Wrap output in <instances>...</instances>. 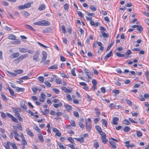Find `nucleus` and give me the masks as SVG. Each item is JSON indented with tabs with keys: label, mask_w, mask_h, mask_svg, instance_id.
Here are the masks:
<instances>
[{
	"label": "nucleus",
	"mask_w": 149,
	"mask_h": 149,
	"mask_svg": "<svg viewBox=\"0 0 149 149\" xmlns=\"http://www.w3.org/2000/svg\"><path fill=\"white\" fill-rule=\"evenodd\" d=\"M52 90L56 94H58L59 92V90L56 88H52Z\"/></svg>",
	"instance_id": "09e8293b"
},
{
	"label": "nucleus",
	"mask_w": 149,
	"mask_h": 149,
	"mask_svg": "<svg viewBox=\"0 0 149 149\" xmlns=\"http://www.w3.org/2000/svg\"><path fill=\"white\" fill-rule=\"evenodd\" d=\"M90 9L93 11H96L97 10L96 8L95 7L92 6H90Z\"/></svg>",
	"instance_id": "774afa93"
},
{
	"label": "nucleus",
	"mask_w": 149,
	"mask_h": 149,
	"mask_svg": "<svg viewBox=\"0 0 149 149\" xmlns=\"http://www.w3.org/2000/svg\"><path fill=\"white\" fill-rule=\"evenodd\" d=\"M59 147L61 149H65V147H64L62 143H59L58 144Z\"/></svg>",
	"instance_id": "f704fd0d"
},
{
	"label": "nucleus",
	"mask_w": 149,
	"mask_h": 149,
	"mask_svg": "<svg viewBox=\"0 0 149 149\" xmlns=\"http://www.w3.org/2000/svg\"><path fill=\"white\" fill-rule=\"evenodd\" d=\"M10 142H7V143L5 144V147L6 149H10L9 146L10 145Z\"/></svg>",
	"instance_id": "a878e982"
},
{
	"label": "nucleus",
	"mask_w": 149,
	"mask_h": 149,
	"mask_svg": "<svg viewBox=\"0 0 149 149\" xmlns=\"http://www.w3.org/2000/svg\"><path fill=\"white\" fill-rule=\"evenodd\" d=\"M8 89L11 95L14 97H16V95L14 94L13 91L10 87L8 88Z\"/></svg>",
	"instance_id": "f8f14e48"
},
{
	"label": "nucleus",
	"mask_w": 149,
	"mask_h": 149,
	"mask_svg": "<svg viewBox=\"0 0 149 149\" xmlns=\"http://www.w3.org/2000/svg\"><path fill=\"white\" fill-rule=\"evenodd\" d=\"M30 15L29 13L26 11L24 12L23 14L24 16L25 17H27Z\"/></svg>",
	"instance_id": "ea45409f"
},
{
	"label": "nucleus",
	"mask_w": 149,
	"mask_h": 149,
	"mask_svg": "<svg viewBox=\"0 0 149 149\" xmlns=\"http://www.w3.org/2000/svg\"><path fill=\"white\" fill-rule=\"evenodd\" d=\"M46 95L43 93L41 94V96L40 98V100L42 102H43L45 100V98Z\"/></svg>",
	"instance_id": "423d86ee"
},
{
	"label": "nucleus",
	"mask_w": 149,
	"mask_h": 149,
	"mask_svg": "<svg viewBox=\"0 0 149 149\" xmlns=\"http://www.w3.org/2000/svg\"><path fill=\"white\" fill-rule=\"evenodd\" d=\"M45 85L48 87H51V84L47 81H46L45 82Z\"/></svg>",
	"instance_id": "a19ab883"
},
{
	"label": "nucleus",
	"mask_w": 149,
	"mask_h": 149,
	"mask_svg": "<svg viewBox=\"0 0 149 149\" xmlns=\"http://www.w3.org/2000/svg\"><path fill=\"white\" fill-rule=\"evenodd\" d=\"M64 106L66 108L67 111L68 112L72 109V106L66 104H65Z\"/></svg>",
	"instance_id": "1a4fd4ad"
},
{
	"label": "nucleus",
	"mask_w": 149,
	"mask_h": 149,
	"mask_svg": "<svg viewBox=\"0 0 149 149\" xmlns=\"http://www.w3.org/2000/svg\"><path fill=\"white\" fill-rule=\"evenodd\" d=\"M1 116L3 118H5L6 117V114L3 112L1 111Z\"/></svg>",
	"instance_id": "864d4df0"
},
{
	"label": "nucleus",
	"mask_w": 149,
	"mask_h": 149,
	"mask_svg": "<svg viewBox=\"0 0 149 149\" xmlns=\"http://www.w3.org/2000/svg\"><path fill=\"white\" fill-rule=\"evenodd\" d=\"M115 84L119 86H121V84L120 83V82L119 80H117L115 82Z\"/></svg>",
	"instance_id": "e2e57ef3"
},
{
	"label": "nucleus",
	"mask_w": 149,
	"mask_h": 149,
	"mask_svg": "<svg viewBox=\"0 0 149 149\" xmlns=\"http://www.w3.org/2000/svg\"><path fill=\"white\" fill-rule=\"evenodd\" d=\"M115 54L119 57H124L125 56V54H123L118 52L116 53Z\"/></svg>",
	"instance_id": "393cba45"
},
{
	"label": "nucleus",
	"mask_w": 149,
	"mask_h": 149,
	"mask_svg": "<svg viewBox=\"0 0 149 149\" xmlns=\"http://www.w3.org/2000/svg\"><path fill=\"white\" fill-rule=\"evenodd\" d=\"M132 53V52L130 50L128 49L127 50L125 53V54L127 55H128L130 54H131Z\"/></svg>",
	"instance_id": "69168bd1"
},
{
	"label": "nucleus",
	"mask_w": 149,
	"mask_h": 149,
	"mask_svg": "<svg viewBox=\"0 0 149 149\" xmlns=\"http://www.w3.org/2000/svg\"><path fill=\"white\" fill-rule=\"evenodd\" d=\"M24 91V89L22 88H20L18 87H16V91L17 92L19 91L23 92Z\"/></svg>",
	"instance_id": "4be33fe9"
},
{
	"label": "nucleus",
	"mask_w": 149,
	"mask_h": 149,
	"mask_svg": "<svg viewBox=\"0 0 149 149\" xmlns=\"http://www.w3.org/2000/svg\"><path fill=\"white\" fill-rule=\"evenodd\" d=\"M61 27L63 33H65L66 32L65 27V26L64 25H62L61 26Z\"/></svg>",
	"instance_id": "58836bf2"
},
{
	"label": "nucleus",
	"mask_w": 149,
	"mask_h": 149,
	"mask_svg": "<svg viewBox=\"0 0 149 149\" xmlns=\"http://www.w3.org/2000/svg\"><path fill=\"white\" fill-rule=\"evenodd\" d=\"M20 41L19 40L17 39L13 42V44H19L20 43Z\"/></svg>",
	"instance_id": "bf43d9fd"
},
{
	"label": "nucleus",
	"mask_w": 149,
	"mask_h": 149,
	"mask_svg": "<svg viewBox=\"0 0 149 149\" xmlns=\"http://www.w3.org/2000/svg\"><path fill=\"white\" fill-rule=\"evenodd\" d=\"M34 129L37 132H40L41 130L36 125L34 127Z\"/></svg>",
	"instance_id": "4c0bfd02"
},
{
	"label": "nucleus",
	"mask_w": 149,
	"mask_h": 149,
	"mask_svg": "<svg viewBox=\"0 0 149 149\" xmlns=\"http://www.w3.org/2000/svg\"><path fill=\"white\" fill-rule=\"evenodd\" d=\"M40 52L39 51H37L35 52L33 56V60L36 62L39 61Z\"/></svg>",
	"instance_id": "f03ea898"
},
{
	"label": "nucleus",
	"mask_w": 149,
	"mask_h": 149,
	"mask_svg": "<svg viewBox=\"0 0 149 149\" xmlns=\"http://www.w3.org/2000/svg\"><path fill=\"white\" fill-rule=\"evenodd\" d=\"M12 119V120L14 122L17 123H18V121L17 119L15 117H14L13 116L12 118H11Z\"/></svg>",
	"instance_id": "de8ad7c7"
},
{
	"label": "nucleus",
	"mask_w": 149,
	"mask_h": 149,
	"mask_svg": "<svg viewBox=\"0 0 149 149\" xmlns=\"http://www.w3.org/2000/svg\"><path fill=\"white\" fill-rule=\"evenodd\" d=\"M94 146L96 148H97L99 147V144L98 142H95L94 143Z\"/></svg>",
	"instance_id": "3c124183"
},
{
	"label": "nucleus",
	"mask_w": 149,
	"mask_h": 149,
	"mask_svg": "<svg viewBox=\"0 0 149 149\" xmlns=\"http://www.w3.org/2000/svg\"><path fill=\"white\" fill-rule=\"evenodd\" d=\"M38 138L39 140H40L41 141H43L44 139L42 135L41 134H39L38 135Z\"/></svg>",
	"instance_id": "72a5a7b5"
},
{
	"label": "nucleus",
	"mask_w": 149,
	"mask_h": 149,
	"mask_svg": "<svg viewBox=\"0 0 149 149\" xmlns=\"http://www.w3.org/2000/svg\"><path fill=\"white\" fill-rule=\"evenodd\" d=\"M7 72L9 74L13 76V77L17 76V74L15 73L11 72L9 71H8Z\"/></svg>",
	"instance_id": "e433bc0d"
},
{
	"label": "nucleus",
	"mask_w": 149,
	"mask_h": 149,
	"mask_svg": "<svg viewBox=\"0 0 149 149\" xmlns=\"http://www.w3.org/2000/svg\"><path fill=\"white\" fill-rule=\"evenodd\" d=\"M17 128L21 131L23 130V128L21 124L18 125L17 127Z\"/></svg>",
	"instance_id": "052dcab7"
},
{
	"label": "nucleus",
	"mask_w": 149,
	"mask_h": 149,
	"mask_svg": "<svg viewBox=\"0 0 149 149\" xmlns=\"http://www.w3.org/2000/svg\"><path fill=\"white\" fill-rule=\"evenodd\" d=\"M97 130L100 132L102 131L101 128L99 125H97L96 126Z\"/></svg>",
	"instance_id": "6e6d98bb"
},
{
	"label": "nucleus",
	"mask_w": 149,
	"mask_h": 149,
	"mask_svg": "<svg viewBox=\"0 0 149 149\" xmlns=\"http://www.w3.org/2000/svg\"><path fill=\"white\" fill-rule=\"evenodd\" d=\"M130 142L129 141H127L125 142V144L126 147L128 148L130 147Z\"/></svg>",
	"instance_id": "603ef678"
},
{
	"label": "nucleus",
	"mask_w": 149,
	"mask_h": 149,
	"mask_svg": "<svg viewBox=\"0 0 149 149\" xmlns=\"http://www.w3.org/2000/svg\"><path fill=\"white\" fill-rule=\"evenodd\" d=\"M90 23L91 25L95 26H97L98 25L97 23L96 22L95 24L94 22L92 20L91 21Z\"/></svg>",
	"instance_id": "2f4dec72"
},
{
	"label": "nucleus",
	"mask_w": 149,
	"mask_h": 149,
	"mask_svg": "<svg viewBox=\"0 0 149 149\" xmlns=\"http://www.w3.org/2000/svg\"><path fill=\"white\" fill-rule=\"evenodd\" d=\"M84 72L89 79H91L92 78L93 74L91 73L89 70L85 69L84 70Z\"/></svg>",
	"instance_id": "20e7f679"
},
{
	"label": "nucleus",
	"mask_w": 149,
	"mask_h": 149,
	"mask_svg": "<svg viewBox=\"0 0 149 149\" xmlns=\"http://www.w3.org/2000/svg\"><path fill=\"white\" fill-rule=\"evenodd\" d=\"M20 104L21 107L24 109H26L27 108L25 104V102L24 101H22L21 103Z\"/></svg>",
	"instance_id": "9d476101"
},
{
	"label": "nucleus",
	"mask_w": 149,
	"mask_h": 149,
	"mask_svg": "<svg viewBox=\"0 0 149 149\" xmlns=\"http://www.w3.org/2000/svg\"><path fill=\"white\" fill-rule=\"evenodd\" d=\"M101 33L102 36L104 37H108V35L104 31H101Z\"/></svg>",
	"instance_id": "37998d69"
},
{
	"label": "nucleus",
	"mask_w": 149,
	"mask_h": 149,
	"mask_svg": "<svg viewBox=\"0 0 149 149\" xmlns=\"http://www.w3.org/2000/svg\"><path fill=\"white\" fill-rule=\"evenodd\" d=\"M26 130L27 132V134L29 135H30L31 136H33V134L29 128H26Z\"/></svg>",
	"instance_id": "9b49d317"
},
{
	"label": "nucleus",
	"mask_w": 149,
	"mask_h": 149,
	"mask_svg": "<svg viewBox=\"0 0 149 149\" xmlns=\"http://www.w3.org/2000/svg\"><path fill=\"white\" fill-rule=\"evenodd\" d=\"M102 124H104V126L107 127V121L104 119L102 120Z\"/></svg>",
	"instance_id": "a18cd8bd"
},
{
	"label": "nucleus",
	"mask_w": 149,
	"mask_h": 149,
	"mask_svg": "<svg viewBox=\"0 0 149 149\" xmlns=\"http://www.w3.org/2000/svg\"><path fill=\"white\" fill-rule=\"evenodd\" d=\"M23 58L22 55L20 56L18 58H16L15 60V61H17L18 62H19L20 60H22Z\"/></svg>",
	"instance_id": "bb28decb"
},
{
	"label": "nucleus",
	"mask_w": 149,
	"mask_h": 149,
	"mask_svg": "<svg viewBox=\"0 0 149 149\" xmlns=\"http://www.w3.org/2000/svg\"><path fill=\"white\" fill-rule=\"evenodd\" d=\"M112 92L113 93V95L115 97H116L117 94H119L120 93L119 91L118 90L114 89L113 91Z\"/></svg>",
	"instance_id": "ddd939ff"
},
{
	"label": "nucleus",
	"mask_w": 149,
	"mask_h": 149,
	"mask_svg": "<svg viewBox=\"0 0 149 149\" xmlns=\"http://www.w3.org/2000/svg\"><path fill=\"white\" fill-rule=\"evenodd\" d=\"M123 122L124 124L127 125H129L131 123L128 120H124L123 121Z\"/></svg>",
	"instance_id": "49530a36"
},
{
	"label": "nucleus",
	"mask_w": 149,
	"mask_h": 149,
	"mask_svg": "<svg viewBox=\"0 0 149 149\" xmlns=\"http://www.w3.org/2000/svg\"><path fill=\"white\" fill-rule=\"evenodd\" d=\"M119 120V119L118 118L116 117H114L112 120V123L114 125H117L118 123L117 122Z\"/></svg>",
	"instance_id": "6e6552de"
},
{
	"label": "nucleus",
	"mask_w": 149,
	"mask_h": 149,
	"mask_svg": "<svg viewBox=\"0 0 149 149\" xmlns=\"http://www.w3.org/2000/svg\"><path fill=\"white\" fill-rule=\"evenodd\" d=\"M137 30L139 31L140 32H141L142 31L143 29V28L141 26H140L139 25H138V27H137Z\"/></svg>",
	"instance_id": "473e14b6"
},
{
	"label": "nucleus",
	"mask_w": 149,
	"mask_h": 149,
	"mask_svg": "<svg viewBox=\"0 0 149 149\" xmlns=\"http://www.w3.org/2000/svg\"><path fill=\"white\" fill-rule=\"evenodd\" d=\"M58 68V66L57 65H53L51 66L48 68L49 69H56Z\"/></svg>",
	"instance_id": "6ab92c4d"
},
{
	"label": "nucleus",
	"mask_w": 149,
	"mask_h": 149,
	"mask_svg": "<svg viewBox=\"0 0 149 149\" xmlns=\"http://www.w3.org/2000/svg\"><path fill=\"white\" fill-rule=\"evenodd\" d=\"M29 76H25L24 77H22L21 78V79L23 80H25L29 79Z\"/></svg>",
	"instance_id": "0e129e2a"
},
{
	"label": "nucleus",
	"mask_w": 149,
	"mask_h": 149,
	"mask_svg": "<svg viewBox=\"0 0 149 149\" xmlns=\"http://www.w3.org/2000/svg\"><path fill=\"white\" fill-rule=\"evenodd\" d=\"M74 139L81 143L84 142V139L83 137H81L79 139L74 138Z\"/></svg>",
	"instance_id": "f3484780"
},
{
	"label": "nucleus",
	"mask_w": 149,
	"mask_h": 149,
	"mask_svg": "<svg viewBox=\"0 0 149 149\" xmlns=\"http://www.w3.org/2000/svg\"><path fill=\"white\" fill-rule=\"evenodd\" d=\"M21 142L22 145L24 146L26 145H27V142L25 139H22V141Z\"/></svg>",
	"instance_id": "8fccbe9b"
},
{
	"label": "nucleus",
	"mask_w": 149,
	"mask_h": 149,
	"mask_svg": "<svg viewBox=\"0 0 149 149\" xmlns=\"http://www.w3.org/2000/svg\"><path fill=\"white\" fill-rule=\"evenodd\" d=\"M8 38L11 40H15L16 38V36L14 35L11 34L9 36Z\"/></svg>",
	"instance_id": "7c9ffc66"
},
{
	"label": "nucleus",
	"mask_w": 149,
	"mask_h": 149,
	"mask_svg": "<svg viewBox=\"0 0 149 149\" xmlns=\"http://www.w3.org/2000/svg\"><path fill=\"white\" fill-rule=\"evenodd\" d=\"M117 144L112 141V148L115 149L116 148V146Z\"/></svg>",
	"instance_id": "13d9d810"
},
{
	"label": "nucleus",
	"mask_w": 149,
	"mask_h": 149,
	"mask_svg": "<svg viewBox=\"0 0 149 149\" xmlns=\"http://www.w3.org/2000/svg\"><path fill=\"white\" fill-rule=\"evenodd\" d=\"M123 130L124 132H127L130 130V129L129 127L126 126L123 129Z\"/></svg>",
	"instance_id": "cd10ccee"
},
{
	"label": "nucleus",
	"mask_w": 149,
	"mask_h": 149,
	"mask_svg": "<svg viewBox=\"0 0 149 149\" xmlns=\"http://www.w3.org/2000/svg\"><path fill=\"white\" fill-rule=\"evenodd\" d=\"M33 24L41 26H48L50 24V23L47 21L43 20L39 21L34 23Z\"/></svg>",
	"instance_id": "f257e3e1"
},
{
	"label": "nucleus",
	"mask_w": 149,
	"mask_h": 149,
	"mask_svg": "<svg viewBox=\"0 0 149 149\" xmlns=\"http://www.w3.org/2000/svg\"><path fill=\"white\" fill-rule=\"evenodd\" d=\"M136 135L138 137H140L142 136V134L141 131H137Z\"/></svg>",
	"instance_id": "b1692460"
},
{
	"label": "nucleus",
	"mask_w": 149,
	"mask_h": 149,
	"mask_svg": "<svg viewBox=\"0 0 149 149\" xmlns=\"http://www.w3.org/2000/svg\"><path fill=\"white\" fill-rule=\"evenodd\" d=\"M139 99L140 101H144L145 100V98L143 97V96L142 95H139Z\"/></svg>",
	"instance_id": "c756f323"
},
{
	"label": "nucleus",
	"mask_w": 149,
	"mask_h": 149,
	"mask_svg": "<svg viewBox=\"0 0 149 149\" xmlns=\"http://www.w3.org/2000/svg\"><path fill=\"white\" fill-rule=\"evenodd\" d=\"M10 145L12 146L14 149H17V147L15 143H10Z\"/></svg>",
	"instance_id": "4d7b16f0"
},
{
	"label": "nucleus",
	"mask_w": 149,
	"mask_h": 149,
	"mask_svg": "<svg viewBox=\"0 0 149 149\" xmlns=\"http://www.w3.org/2000/svg\"><path fill=\"white\" fill-rule=\"evenodd\" d=\"M38 79L39 81L42 83L43 82L44 80V78L42 76L39 77Z\"/></svg>",
	"instance_id": "c85d7f7f"
},
{
	"label": "nucleus",
	"mask_w": 149,
	"mask_h": 149,
	"mask_svg": "<svg viewBox=\"0 0 149 149\" xmlns=\"http://www.w3.org/2000/svg\"><path fill=\"white\" fill-rule=\"evenodd\" d=\"M75 68H73L71 71V73L72 75L74 76H76V74L75 73Z\"/></svg>",
	"instance_id": "680f3d73"
},
{
	"label": "nucleus",
	"mask_w": 149,
	"mask_h": 149,
	"mask_svg": "<svg viewBox=\"0 0 149 149\" xmlns=\"http://www.w3.org/2000/svg\"><path fill=\"white\" fill-rule=\"evenodd\" d=\"M64 9L65 10H67L69 8V5L67 3L65 4L64 5Z\"/></svg>",
	"instance_id": "5fc2aeb1"
},
{
	"label": "nucleus",
	"mask_w": 149,
	"mask_h": 149,
	"mask_svg": "<svg viewBox=\"0 0 149 149\" xmlns=\"http://www.w3.org/2000/svg\"><path fill=\"white\" fill-rule=\"evenodd\" d=\"M42 60L40 62V63H43L45 62L47 58V54L45 51H43L42 52Z\"/></svg>",
	"instance_id": "39448f33"
},
{
	"label": "nucleus",
	"mask_w": 149,
	"mask_h": 149,
	"mask_svg": "<svg viewBox=\"0 0 149 149\" xmlns=\"http://www.w3.org/2000/svg\"><path fill=\"white\" fill-rule=\"evenodd\" d=\"M19 53L18 52L16 53H13L12 55V58H14L18 57L19 55Z\"/></svg>",
	"instance_id": "4468645a"
},
{
	"label": "nucleus",
	"mask_w": 149,
	"mask_h": 149,
	"mask_svg": "<svg viewBox=\"0 0 149 149\" xmlns=\"http://www.w3.org/2000/svg\"><path fill=\"white\" fill-rule=\"evenodd\" d=\"M101 139L104 143H106L108 141V140L106 139V137H101Z\"/></svg>",
	"instance_id": "5701e85b"
},
{
	"label": "nucleus",
	"mask_w": 149,
	"mask_h": 149,
	"mask_svg": "<svg viewBox=\"0 0 149 149\" xmlns=\"http://www.w3.org/2000/svg\"><path fill=\"white\" fill-rule=\"evenodd\" d=\"M91 123V118H88V121H86V130L88 131H89L92 127Z\"/></svg>",
	"instance_id": "7ed1b4c3"
},
{
	"label": "nucleus",
	"mask_w": 149,
	"mask_h": 149,
	"mask_svg": "<svg viewBox=\"0 0 149 149\" xmlns=\"http://www.w3.org/2000/svg\"><path fill=\"white\" fill-rule=\"evenodd\" d=\"M62 90L64 91H65V92L66 93H70L72 91V90L71 89H68L67 88H66V87L65 86H63V87H62Z\"/></svg>",
	"instance_id": "0eeeda50"
},
{
	"label": "nucleus",
	"mask_w": 149,
	"mask_h": 149,
	"mask_svg": "<svg viewBox=\"0 0 149 149\" xmlns=\"http://www.w3.org/2000/svg\"><path fill=\"white\" fill-rule=\"evenodd\" d=\"M25 26L28 29H30L33 31H35V30L32 26H31L27 24H25Z\"/></svg>",
	"instance_id": "dca6fc26"
},
{
	"label": "nucleus",
	"mask_w": 149,
	"mask_h": 149,
	"mask_svg": "<svg viewBox=\"0 0 149 149\" xmlns=\"http://www.w3.org/2000/svg\"><path fill=\"white\" fill-rule=\"evenodd\" d=\"M45 6L44 4H41L39 7L38 9L40 10L41 11L43 10H44L45 9Z\"/></svg>",
	"instance_id": "2eb2a0df"
},
{
	"label": "nucleus",
	"mask_w": 149,
	"mask_h": 149,
	"mask_svg": "<svg viewBox=\"0 0 149 149\" xmlns=\"http://www.w3.org/2000/svg\"><path fill=\"white\" fill-rule=\"evenodd\" d=\"M27 49L24 48H19V50L20 52L22 53H25L27 52Z\"/></svg>",
	"instance_id": "c9c22d12"
},
{
	"label": "nucleus",
	"mask_w": 149,
	"mask_h": 149,
	"mask_svg": "<svg viewBox=\"0 0 149 149\" xmlns=\"http://www.w3.org/2000/svg\"><path fill=\"white\" fill-rule=\"evenodd\" d=\"M145 75L147 80L149 81V71H146Z\"/></svg>",
	"instance_id": "a211bd4d"
},
{
	"label": "nucleus",
	"mask_w": 149,
	"mask_h": 149,
	"mask_svg": "<svg viewBox=\"0 0 149 149\" xmlns=\"http://www.w3.org/2000/svg\"><path fill=\"white\" fill-rule=\"evenodd\" d=\"M31 6V3H27L24 5V7L25 8H28Z\"/></svg>",
	"instance_id": "79ce46f5"
},
{
	"label": "nucleus",
	"mask_w": 149,
	"mask_h": 149,
	"mask_svg": "<svg viewBox=\"0 0 149 149\" xmlns=\"http://www.w3.org/2000/svg\"><path fill=\"white\" fill-rule=\"evenodd\" d=\"M112 55V51H111L109 53L106 55L105 56L104 59H107L109 58Z\"/></svg>",
	"instance_id": "412c9836"
},
{
	"label": "nucleus",
	"mask_w": 149,
	"mask_h": 149,
	"mask_svg": "<svg viewBox=\"0 0 149 149\" xmlns=\"http://www.w3.org/2000/svg\"><path fill=\"white\" fill-rule=\"evenodd\" d=\"M15 73L17 74H20L22 73L23 72V71L22 70H17L15 71Z\"/></svg>",
	"instance_id": "aec40b11"
},
{
	"label": "nucleus",
	"mask_w": 149,
	"mask_h": 149,
	"mask_svg": "<svg viewBox=\"0 0 149 149\" xmlns=\"http://www.w3.org/2000/svg\"><path fill=\"white\" fill-rule=\"evenodd\" d=\"M68 140L72 143H73L74 142V140L71 137L68 138Z\"/></svg>",
	"instance_id": "338daca9"
},
{
	"label": "nucleus",
	"mask_w": 149,
	"mask_h": 149,
	"mask_svg": "<svg viewBox=\"0 0 149 149\" xmlns=\"http://www.w3.org/2000/svg\"><path fill=\"white\" fill-rule=\"evenodd\" d=\"M101 136V137H106V135L105 133H104V132L101 131L99 132Z\"/></svg>",
	"instance_id": "c03bdc74"
}]
</instances>
